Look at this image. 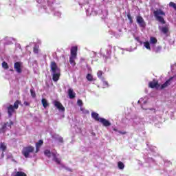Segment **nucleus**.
Segmentation results:
<instances>
[{
    "label": "nucleus",
    "mask_w": 176,
    "mask_h": 176,
    "mask_svg": "<svg viewBox=\"0 0 176 176\" xmlns=\"http://www.w3.org/2000/svg\"><path fill=\"white\" fill-rule=\"evenodd\" d=\"M51 72L53 73L52 80L54 82H57L60 79V69L58 68L57 64L55 61L50 63Z\"/></svg>",
    "instance_id": "1"
},
{
    "label": "nucleus",
    "mask_w": 176,
    "mask_h": 176,
    "mask_svg": "<svg viewBox=\"0 0 176 176\" xmlns=\"http://www.w3.org/2000/svg\"><path fill=\"white\" fill-rule=\"evenodd\" d=\"M21 104V100H15L14 105L10 104L7 107V113H8L9 118L13 116V113L16 112V110L19 109V104Z\"/></svg>",
    "instance_id": "2"
},
{
    "label": "nucleus",
    "mask_w": 176,
    "mask_h": 176,
    "mask_svg": "<svg viewBox=\"0 0 176 176\" xmlns=\"http://www.w3.org/2000/svg\"><path fill=\"white\" fill-rule=\"evenodd\" d=\"M153 14H154V17L156 18L157 21H159L162 24L166 23V21L164 19V18L160 16V15L165 16V12H163V10H162L161 9L157 10L153 12Z\"/></svg>",
    "instance_id": "3"
},
{
    "label": "nucleus",
    "mask_w": 176,
    "mask_h": 176,
    "mask_svg": "<svg viewBox=\"0 0 176 176\" xmlns=\"http://www.w3.org/2000/svg\"><path fill=\"white\" fill-rule=\"evenodd\" d=\"M34 147L32 146H28L23 148L22 155H24L25 158H29L30 154L34 153Z\"/></svg>",
    "instance_id": "4"
},
{
    "label": "nucleus",
    "mask_w": 176,
    "mask_h": 176,
    "mask_svg": "<svg viewBox=\"0 0 176 176\" xmlns=\"http://www.w3.org/2000/svg\"><path fill=\"white\" fill-rule=\"evenodd\" d=\"M136 23H138L139 27L142 28H146V22L144 19L140 15L136 16Z\"/></svg>",
    "instance_id": "5"
},
{
    "label": "nucleus",
    "mask_w": 176,
    "mask_h": 176,
    "mask_svg": "<svg viewBox=\"0 0 176 176\" xmlns=\"http://www.w3.org/2000/svg\"><path fill=\"white\" fill-rule=\"evenodd\" d=\"M53 104L54 106H55V107L58 109V111H60L61 112H65V109L63 106L62 103H60L58 100H54Z\"/></svg>",
    "instance_id": "6"
},
{
    "label": "nucleus",
    "mask_w": 176,
    "mask_h": 176,
    "mask_svg": "<svg viewBox=\"0 0 176 176\" xmlns=\"http://www.w3.org/2000/svg\"><path fill=\"white\" fill-rule=\"evenodd\" d=\"M14 68L17 74L22 73V63L21 62H16L14 64Z\"/></svg>",
    "instance_id": "7"
},
{
    "label": "nucleus",
    "mask_w": 176,
    "mask_h": 176,
    "mask_svg": "<svg viewBox=\"0 0 176 176\" xmlns=\"http://www.w3.org/2000/svg\"><path fill=\"white\" fill-rule=\"evenodd\" d=\"M175 77H176V74H175V76H171L170 78H169L168 80H167L166 82H164V83L161 85V89H164L168 87V86L170 85V84H171L170 82L174 79Z\"/></svg>",
    "instance_id": "8"
},
{
    "label": "nucleus",
    "mask_w": 176,
    "mask_h": 176,
    "mask_svg": "<svg viewBox=\"0 0 176 176\" xmlns=\"http://www.w3.org/2000/svg\"><path fill=\"white\" fill-rule=\"evenodd\" d=\"M97 122L102 123L104 127H109L111 126V123L104 118H101V119H100Z\"/></svg>",
    "instance_id": "9"
},
{
    "label": "nucleus",
    "mask_w": 176,
    "mask_h": 176,
    "mask_svg": "<svg viewBox=\"0 0 176 176\" xmlns=\"http://www.w3.org/2000/svg\"><path fill=\"white\" fill-rule=\"evenodd\" d=\"M77 53H78V47L77 46L72 47L70 57H76V56L78 55Z\"/></svg>",
    "instance_id": "10"
},
{
    "label": "nucleus",
    "mask_w": 176,
    "mask_h": 176,
    "mask_svg": "<svg viewBox=\"0 0 176 176\" xmlns=\"http://www.w3.org/2000/svg\"><path fill=\"white\" fill-rule=\"evenodd\" d=\"M148 87L151 89H158V87H160V85L158 84L157 81H153L148 83Z\"/></svg>",
    "instance_id": "11"
},
{
    "label": "nucleus",
    "mask_w": 176,
    "mask_h": 176,
    "mask_svg": "<svg viewBox=\"0 0 176 176\" xmlns=\"http://www.w3.org/2000/svg\"><path fill=\"white\" fill-rule=\"evenodd\" d=\"M8 149V146L6 145V142H1L0 143V152H6Z\"/></svg>",
    "instance_id": "12"
},
{
    "label": "nucleus",
    "mask_w": 176,
    "mask_h": 176,
    "mask_svg": "<svg viewBox=\"0 0 176 176\" xmlns=\"http://www.w3.org/2000/svg\"><path fill=\"white\" fill-rule=\"evenodd\" d=\"M68 96L70 99H74L76 97V93L74 92L72 89H68Z\"/></svg>",
    "instance_id": "13"
},
{
    "label": "nucleus",
    "mask_w": 176,
    "mask_h": 176,
    "mask_svg": "<svg viewBox=\"0 0 176 176\" xmlns=\"http://www.w3.org/2000/svg\"><path fill=\"white\" fill-rule=\"evenodd\" d=\"M91 118H94L95 121H98L101 119V118H99V114L96 112H91Z\"/></svg>",
    "instance_id": "14"
},
{
    "label": "nucleus",
    "mask_w": 176,
    "mask_h": 176,
    "mask_svg": "<svg viewBox=\"0 0 176 176\" xmlns=\"http://www.w3.org/2000/svg\"><path fill=\"white\" fill-rule=\"evenodd\" d=\"M76 59V57L70 56V58L69 59V62L70 63V65L72 66L75 67L76 66V62L75 60Z\"/></svg>",
    "instance_id": "15"
},
{
    "label": "nucleus",
    "mask_w": 176,
    "mask_h": 176,
    "mask_svg": "<svg viewBox=\"0 0 176 176\" xmlns=\"http://www.w3.org/2000/svg\"><path fill=\"white\" fill-rule=\"evenodd\" d=\"M53 161H54L56 164H60V160L57 157L54 153H52Z\"/></svg>",
    "instance_id": "16"
},
{
    "label": "nucleus",
    "mask_w": 176,
    "mask_h": 176,
    "mask_svg": "<svg viewBox=\"0 0 176 176\" xmlns=\"http://www.w3.org/2000/svg\"><path fill=\"white\" fill-rule=\"evenodd\" d=\"M149 43L155 45L156 43H157V39L155 37L151 36Z\"/></svg>",
    "instance_id": "17"
},
{
    "label": "nucleus",
    "mask_w": 176,
    "mask_h": 176,
    "mask_svg": "<svg viewBox=\"0 0 176 176\" xmlns=\"http://www.w3.org/2000/svg\"><path fill=\"white\" fill-rule=\"evenodd\" d=\"M160 30L161 32H163L164 34H166L168 32V27H162Z\"/></svg>",
    "instance_id": "18"
},
{
    "label": "nucleus",
    "mask_w": 176,
    "mask_h": 176,
    "mask_svg": "<svg viewBox=\"0 0 176 176\" xmlns=\"http://www.w3.org/2000/svg\"><path fill=\"white\" fill-rule=\"evenodd\" d=\"M14 176H27L26 173L23 171H16Z\"/></svg>",
    "instance_id": "19"
},
{
    "label": "nucleus",
    "mask_w": 176,
    "mask_h": 176,
    "mask_svg": "<svg viewBox=\"0 0 176 176\" xmlns=\"http://www.w3.org/2000/svg\"><path fill=\"white\" fill-rule=\"evenodd\" d=\"M42 104L43 108H47V106H49V103L47 102V100L45 98L42 99Z\"/></svg>",
    "instance_id": "20"
},
{
    "label": "nucleus",
    "mask_w": 176,
    "mask_h": 176,
    "mask_svg": "<svg viewBox=\"0 0 176 176\" xmlns=\"http://www.w3.org/2000/svg\"><path fill=\"white\" fill-rule=\"evenodd\" d=\"M118 169L120 170H124V163H122V162H118Z\"/></svg>",
    "instance_id": "21"
},
{
    "label": "nucleus",
    "mask_w": 176,
    "mask_h": 176,
    "mask_svg": "<svg viewBox=\"0 0 176 176\" xmlns=\"http://www.w3.org/2000/svg\"><path fill=\"white\" fill-rule=\"evenodd\" d=\"M150 43H149L148 41L144 42L143 43L144 47H145L146 50H151Z\"/></svg>",
    "instance_id": "22"
},
{
    "label": "nucleus",
    "mask_w": 176,
    "mask_h": 176,
    "mask_svg": "<svg viewBox=\"0 0 176 176\" xmlns=\"http://www.w3.org/2000/svg\"><path fill=\"white\" fill-rule=\"evenodd\" d=\"M161 51H162L161 45H158L155 47V49H154V52H155L156 54L160 53Z\"/></svg>",
    "instance_id": "23"
},
{
    "label": "nucleus",
    "mask_w": 176,
    "mask_h": 176,
    "mask_svg": "<svg viewBox=\"0 0 176 176\" xmlns=\"http://www.w3.org/2000/svg\"><path fill=\"white\" fill-rule=\"evenodd\" d=\"M86 78L89 82H93L94 80L93 76L90 74H87Z\"/></svg>",
    "instance_id": "24"
},
{
    "label": "nucleus",
    "mask_w": 176,
    "mask_h": 176,
    "mask_svg": "<svg viewBox=\"0 0 176 176\" xmlns=\"http://www.w3.org/2000/svg\"><path fill=\"white\" fill-rule=\"evenodd\" d=\"M30 96L32 98H35L36 97V94L35 93L34 89H30Z\"/></svg>",
    "instance_id": "25"
},
{
    "label": "nucleus",
    "mask_w": 176,
    "mask_h": 176,
    "mask_svg": "<svg viewBox=\"0 0 176 176\" xmlns=\"http://www.w3.org/2000/svg\"><path fill=\"white\" fill-rule=\"evenodd\" d=\"M44 153H45V156H47V157H52V152L50 150H45L44 151Z\"/></svg>",
    "instance_id": "26"
},
{
    "label": "nucleus",
    "mask_w": 176,
    "mask_h": 176,
    "mask_svg": "<svg viewBox=\"0 0 176 176\" xmlns=\"http://www.w3.org/2000/svg\"><path fill=\"white\" fill-rule=\"evenodd\" d=\"M2 68L4 69H8L9 65L6 61L2 62Z\"/></svg>",
    "instance_id": "27"
},
{
    "label": "nucleus",
    "mask_w": 176,
    "mask_h": 176,
    "mask_svg": "<svg viewBox=\"0 0 176 176\" xmlns=\"http://www.w3.org/2000/svg\"><path fill=\"white\" fill-rule=\"evenodd\" d=\"M127 18H128V19L129 20L130 24H133V18H132V16H131V14H130V12H128V14H127Z\"/></svg>",
    "instance_id": "28"
},
{
    "label": "nucleus",
    "mask_w": 176,
    "mask_h": 176,
    "mask_svg": "<svg viewBox=\"0 0 176 176\" xmlns=\"http://www.w3.org/2000/svg\"><path fill=\"white\" fill-rule=\"evenodd\" d=\"M103 72L102 71V70H99V71H98V72H97V76H98V78H99L100 79H101L102 78V76H103Z\"/></svg>",
    "instance_id": "29"
},
{
    "label": "nucleus",
    "mask_w": 176,
    "mask_h": 176,
    "mask_svg": "<svg viewBox=\"0 0 176 176\" xmlns=\"http://www.w3.org/2000/svg\"><path fill=\"white\" fill-rule=\"evenodd\" d=\"M43 140H38V142L36 143V148H39L43 145Z\"/></svg>",
    "instance_id": "30"
},
{
    "label": "nucleus",
    "mask_w": 176,
    "mask_h": 176,
    "mask_svg": "<svg viewBox=\"0 0 176 176\" xmlns=\"http://www.w3.org/2000/svg\"><path fill=\"white\" fill-rule=\"evenodd\" d=\"M169 7L173 8L175 10H176V3L173 2L169 3Z\"/></svg>",
    "instance_id": "31"
},
{
    "label": "nucleus",
    "mask_w": 176,
    "mask_h": 176,
    "mask_svg": "<svg viewBox=\"0 0 176 176\" xmlns=\"http://www.w3.org/2000/svg\"><path fill=\"white\" fill-rule=\"evenodd\" d=\"M33 52H34V54H36L38 53V47L36 45L34 47H33Z\"/></svg>",
    "instance_id": "32"
},
{
    "label": "nucleus",
    "mask_w": 176,
    "mask_h": 176,
    "mask_svg": "<svg viewBox=\"0 0 176 176\" xmlns=\"http://www.w3.org/2000/svg\"><path fill=\"white\" fill-rule=\"evenodd\" d=\"M8 122L4 123L3 125H2V130H5L8 127Z\"/></svg>",
    "instance_id": "33"
},
{
    "label": "nucleus",
    "mask_w": 176,
    "mask_h": 176,
    "mask_svg": "<svg viewBox=\"0 0 176 176\" xmlns=\"http://www.w3.org/2000/svg\"><path fill=\"white\" fill-rule=\"evenodd\" d=\"M57 140L59 143H63V138L62 137H58Z\"/></svg>",
    "instance_id": "34"
},
{
    "label": "nucleus",
    "mask_w": 176,
    "mask_h": 176,
    "mask_svg": "<svg viewBox=\"0 0 176 176\" xmlns=\"http://www.w3.org/2000/svg\"><path fill=\"white\" fill-rule=\"evenodd\" d=\"M77 104H78V106H82V100H77Z\"/></svg>",
    "instance_id": "35"
},
{
    "label": "nucleus",
    "mask_w": 176,
    "mask_h": 176,
    "mask_svg": "<svg viewBox=\"0 0 176 176\" xmlns=\"http://www.w3.org/2000/svg\"><path fill=\"white\" fill-rule=\"evenodd\" d=\"M13 125V122L12 121H10V122H8V124H7V126L11 128V126Z\"/></svg>",
    "instance_id": "36"
},
{
    "label": "nucleus",
    "mask_w": 176,
    "mask_h": 176,
    "mask_svg": "<svg viewBox=\"0 0 176 176\" xmlns=\"http://www.w3.org/2000/svg\"><path fill=\"white\" fill-rule=\"evenodd\" d=\"M118 133H120V134H122V135H125L126 134V131H118Z\"/></svg>",
    "instance_id": "37"
},
{
    "label": "nucleus",
    "mask_w": 176,
    "mask_h": 176,
    "mask_svg": "<svg viewBox=\"0 0 176 176\" xmlns=\"http://www.w3.org/2000/svg\"><path fill=\"white\" fill-rule=\"evenodd\" d=\"M24 105L25 106H30V102H27V101H25L24 102Z\"/></svg>",
    "instance_id": "38"
},
{
    "label": "nucleus",
    "mask_w": 176,
    "mask_h": 176,
    "mask_svg": "<svg viewBox=\"0 0 176 176\" xmlns=\"http://www.w3.org/2000/svg\"><path fill=\"white\" fill-rule=\"evenodd\" d=\"M150 110H151V111H154V113H156L155 109L154 108H151Z\"/></svg>",
    "instance_id": "39"
},
{
    "label": "nucleus",
    "mask_w": 176,
    "mask_h": 176,
    "mask_svg": "<svg viewBox=\"0 0 176 176\" xmlns=\"http://www.w3.org/2000/svg\"><path fill=\"white\" fill-rule=\"evenodd\" d=\"M38 148L36 147V151H35L36 153H37L38 151H39V149H38Z\"/></svg>",
    "instance_id": "40"
},
{
    "label": "nucleus",
    "mask_w": 176,
    "mask_h": 176,
    "mask_svg": "<svg viewBox=\"0 0 176 176\" xmlns=\"http://www.w3.org/2000/svg\"><path fill=\"white\" fill-rule=\"evenodd\" d=\"M1 157H2V158L4 157V152H2V153H1Z\"/></svg>",
    "instance_id": "41"
},
{
    "label": "nucleus",
    "mask_w": 176,
    "mask_h": 176,
    "mask_svg": "<svg viewBox=\"0 0 176 176\" xmlns=\"http://www.w3.org/2000/svg\"><path fill=\"white\" fill-rule=\"evenodd\" d=\"M113 131H116V132L118 131V130L116 129V128L113 129Z\"/></svg>",
    "instance_id": "42"
},
{
    "label": "nucleus",
    "mask_w": 176,
    "mask_h": 176,
    "mask_svg": "<svg viewBox=\"0 0 176 176\" xmlns=\"http://www.w3.org/2000/svg\"><path fill=\"white\" fill-rule=\"evenodd\" d=\"M10 72H14L13 69H10Z\"/></svg>",
    "instance_id": "43"
}]
</instances>
